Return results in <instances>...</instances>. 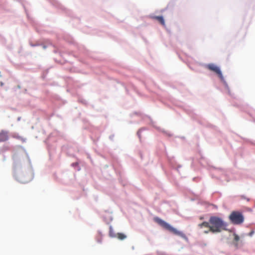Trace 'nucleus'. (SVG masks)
Here are the masks:
<instances>
[{"label":"nucleus","mask_w":255,"mask_h":255,"mask_svg":"<svg viewBox=\"0 0 255 255\" xmlns=\"http://www.w3.org/2000/svg\"><path fill=\"white\" fill-rule=\"evenodd\" d=\"M198 226L201 229H206L203 231L205 234H208L209 232L218 233L221 232L222 231L227 230L228 224L219 217L211 216L209 220V222H204L199 224Z\"/></svg>","instance_id":"nucleus-1"},{"label":"nucleus","mask_w":255,"mask_h":255,"mask_svg":"<svg viewBox=\"0 0 255 255\" xmlns=\"http://www.w3.org/2000/svg\"><path fill=\"white\" fill-rule=\"evenodd\" d=\"M154 220L163 229L169 231L170 233L176 235H180L181 234L180 232L177 231L176 229L171 226L169 224L160 218L158 217H155L154 218Z\"/></svg>","instance_id":"nucleus-2"},{"label":"nucleus","mask_w":255,"mask_h":255,"mask_svg":"<svg viewBox=\"0 0 255 255\" xmlns=\"http://www.w3.org/2000/svg\"><path fill=\"white\" fill-rule=\"evenodd\" d=\"M230 221L235 225H240L244 222V217L243 214L238 211L232 212L229 216Z\"/></svg>","instance_id":"nucleus-3"},{"label":"nucleus","mask_w":255,"mask_h":255,"mask_svg":"<svg viewBox=\"0 0 255 255\" xmlns=\"http://www.w3.org/2000/svg\"><path fill=\"white\" fill-rule=\"evenodd\" d=\"M206 67L210 71H213L216 73L219 77L223 79V75L220 68L214 64H209L206 66Z\"/></svg>","instance_id":"nucleus-4"},{"label":"nucleus","mask_w":255,"mask_h":255,"mask_svg":"<svg viewBox=\"0 0 255 255\" xmlns=\"http://www.w3.org/2000/svg\"><path fill=\"white\" fill-rule=\"evenodd\" d=\"M8 139V132L2 130L0 132V142H3L7 140Z\"/></svg>","instance_id":"nucleus-5"},{"label":"nucleus","mask_w":255,"mask_h":255,"mask_svg":"<svg viewBox=\"0 0 255 255\" xmlns=\"http://www.w3.org/2000/svg\"><path fill=\"white\" fill-rule=\"evenodd\" d=\"M152 19L157 20L162 25L165 26V23L164 19L162 16H153L152 17Z\"/></svg>","instance_id":"nucleus-6"},{"label":"nucleus","mask_w":255,"mask_h":255,"mask_svg":"<svg viewBox=\"0 0 255 255\" xmlns=\"http://www.w3.org/2000/svg\"><path fill=\"white\" fill-rule=\"evenodd\" d=\"M234 235V245L236 247H238V241L240 240V237L239 236L237 235L236 233H234L233 234Z\"/></svg>","instance_id":"nucleus-7"},{"label":"nucleus","mask_w":255,"mask_h":255,"mask_svg":"<svg viewBox=\"0 0 255 255\" xmlns=\"http://www.w3.org/2000/svg\"><path fill=\"white\" fill-rule=\"evenodd\" d=\"M117 238L121 240L125 239L127 236L123 233H118L117 235Z\"/></svg>","instance_id":"nucleus-8"},{"label":"nucleus","mask_w":255,"mask_h":255,"mask_svg":"<svg viewBox=\"0 0 255 255\" xmlns=\"http://www.w3.org/2000/svg\"><path fill=\"white\" fill-rule=\"evenodd\" d=\"M12 159L14 161H16L17 158V153L16 152H14L13 153L12 156Z\"/></svg>","instance_id":"nucleus-9"},{"label":"nucleus","mask_w":255,"mask_h":255,"mask_svg":"<svg viewBox=\"0 0 255 255\" xmlns=\"http://www.w3.org/2000/svg\"><path fill=\"white\" fill-rule=\"evenodd\" d=\"M13 137H15V138H18V139H20V138H21L20 136H13Z\"/></svg>","instance_id":"nucleus-10"},{"label":"nucleus","mask_w":255,"mask_h":255,"mask_svg":"<svg viewBox=\"0 0 255 255\" xmlns=\"http://www.w3.org/2000/svg\"><path fill=\"white\" fill-rule=\"evenodd\" d=\"M9 148V147L8 146H6L5 147V150H8Z\"/></svg>","instance_id":"nucleus-11"}]
</instances>
